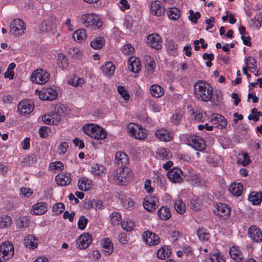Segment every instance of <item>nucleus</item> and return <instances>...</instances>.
I'll return each mask as SVG.
<instances>
[{"mask_svg":"<svg viewBox=\"0 0 262 262\" xmlns=\"http://www.w3.org/2000/svg\"><path fill=\"white\" fill-rule=\"evenodd\" d=\"M194 94L199 100L207 102L212 98L213 88L208 83L198 81L194 85Z\"/></svg>","mask_w":262,"mask_h":262,"instance_id":"nucleus-1","label":"nucleus"},{"mask_svg":"<svg viewBox=\"0 0 262 262\" xmlns=\"http://www.w3.org/2000/svg\"><path fill=\"white\" fill-rule=\"evenodd\" d=\"M82 129L85 134L95 139L102 140L106 138L105 131L98 125H85Z\"/></svg>","mask_w":262,"mask_h":262,"instance_id":"nucleus-2","label":"nucleus"},{"mask_svg":"<svg viewBox=\"0 0 262 262\" xmlns=\"http://www.w3.org/2000/svg\"><path fill=\"white\" fill-rule=\"evenodd\" d=\"M81 21L86 27L91 28L95 30L100 28L102 25L101 19L97 15L93 13L82 15Z\"/></svg>","mask_w":262,"mask_h":262,"instance_id":"nucleus-3","label":"nucleus"},{"mask_svg":"<svg viewBox=\"0 0 262 262\" xmlns=\"http://www.w3.org/2000/svg\"><path fill=\"white\" fill-rule=\"evenodd\" d=\"M50 78L48 72L41 69L34 71L30 76L31 81L36 84H44L47 83Z\"/></svg>","mask_w":262,"mask_h":262,"instance_id":"nucleus-4","label":"nucleus"},{"mask_svg":"<svg viewBox=\"0 0 262 262\" xmlns=\"http://www.w3.org/2000/svg\"><path fill=\"white\" fill-rule=\"evenodd\" d=\"M127 132L136 139L143 140L146 138V134L143 128L138 124L130 123L127 127Z\"/></svg>","mask_w":262,"mask_h":262,"instance_id":"nucleus-5","label":"nucleus"},{"mask_svg":"<svg viewBox=\"0 0 262 262\" xmlns=\"http://www.w3.org/2000/svg\"><path fill=\"white\" fill-rule=\"evenodd\" d=\"M130 176L131 173H128L127 168H119L116 170L114 179L118 184L125 185L128 183Z\"/></svg>","mask_w":262,"mask_h":262,"instance_id":"nucleus-6","label":"nucleus"},{"mask_svg":"<svg viewBox=\"0 0 262 262\" xmlns=\"http://www.w3.org/2000/svg\"><path fill=\"white\" fill-rule=\"evenodd\" d=\"M188 144L195 150L203 151L206 148L204 141L200 137L195 135H189L187 137Z\"/></svg>","mask_w":262,"mask_h":262,"instance_id":"nucleus-7","label":"nucleus"},{"mask_svg":"<svg viewBox=\"0 0 262 262\" xmlns=\"http://www.w3.org/2000/svg\"><path fill=\"white\" fill-rule=\"evenodd\" d=\"M184 178L192 186H199L202 185V181L201 176L193 169H188Z\"/></svg>","mask_w":262,"mask_h":262,"instance_id":"nucleus-8","label":"nucleus"},{"mask_svg":"<svg viewBox=\"0 0 262 262\" xmlns=\"http://www.w3.org/2000/svg\"><path fill=\"white\" fill-rule=\"evenodd\" d=\"M25 29L24 21L19 18L14 19L10 25V32L15 36L21 35Z\"/></svg>","mask_w":262,"mask_h":262,"instance_id":"nucleus-9","label":"nucleus"},{"mask_svg":"<svg viewBox=\"0 0 262 262\" xmlns=\"http://www.w3.org/2000/svg\"><path fill=\"white\" fill-rule=\"evenodd\" d=\"M66 107L63 104H57L54 106L53 112L50 114L52 120V124H57L65 114Z\"/></svg>","mask_w":262,"mask_h":262,"instance_id":"nucleus-10","label":"nucleus"},{"mask_svg":"<svg viewBox=\"0 0 262 262\" xmlns=\"http://www.w3.org/2000/svg\"><path fill=\"white\" fill-rule=\"evenodd\" d=\"M14 247L10 242H6L0 246V256L4 260L9 259L14 255Z\"/></svg>","mask_w":262,"mask_h":262,"instance_id":"nucleus-11","label":"nucleus"},{"mask_svg":"<svg viewBox=\"0 0 262 262\" xmlns=\"http://www.w3.org/2000/svg\"><path fill=\"white\" fill-rule=\"evenodd\" d=\"M55 23V17L53 15L48 16L39 25V30L42 33L49 32L53 29Z\"/></svg>","mask_w":262,"mask_h":262,"instance_id":"nucleus-12","label":"nucleus"},{"mask_svg":"<svg viewBox=\"0 0 262 262\" xmlns=\"http://www.w3.org/2000/svg\"><path fill=\"white\" fill-rule=\"evenodd\" d=\"M92 241V238L91 234L89 233H83L81 234L76 241V245L78 248L80 249H84L88 248Z\"/></svg>","mask_w":262,"mask_h":262,"instance_id":"nucleus-13","label":"nucleus"},{"mask_svg":"<svg viewBox=\"0 0 262 262\" xmlns=\"http://www.w3.org/2000/svg\"><path fill=\"white\" fill-rule=\"evenodd\" d=\"M57 91L51 88L44 89L39 93V98L43 100H53L57 98Z\"/></svg>","mask_w":262,"mask_h":262,"instance_id":"nucleus-14","label":"nucleus"},{"mask_svg":"<svg viewBox=\"0 0 262 262\" xmlns=\"http://www.w3.org/2000/svg\"><path fill=\"white\" fill-rule=\"evenodd\" d=\"M18 111L22 115H26L31 113L34 108V106L31 101L23 100L17 106Z\"/></svg>","mask_w":262,"mask_h":262,"instance_id":"nucleus-15","label":"nucleus"},{"mask_svg":"<svg viewBox=\"0 0 262 262\" xmlns=\"http://www.w3.org/2000/svg\"><path fill=\"white\" fill-rule=\"evenodd\" d=\"M214 213L221 217L226 219L228 217L230 213V209L228 205L224 203H219L215 206Z\"/></svg>","mask_w":262,"mask_h":262,"instance_id":"nucleus-16","label":"nucleus"},{"mask_svg":"<svg viewBox=\"0 0 262 262\" xmlns=\"http://www.w3.org/2000/svg\"><path fill=\"white\" fill-rule=\"evenodd\" d=\"M143 239L147 245L152 246L158 245L160 242L158 235L148 231L144 232Z\"/></svg>","mask_w":262,"mask_h":262,"instance_id":"nucleus-17","label":"nucleus"},{"mask_svg":"<svg viewBox=\"0 0 262 262\" xmlns=\"http://www.w3.org/2000/svg\"><path fill=\"white\" fill-rule=\"evenodd\" d=\"M169 180L173 183H181L183 181L182 171L179 168H173L167 172Z\"/></svg>","mask_w":262,"mask_h":262,"instance_id":"nucleus-18","label":"nucleus"},{"mask_svg":"<svg viewBox=\"0 0 262 262\" xmlns=\"http://www.w3.org/2000/svg\"><path fill=\"white\" fill-rule=\"evenodd\" d=\"M248 234L253 242L260 243L262 242V232L256 226H251L248 229Z\"/></svg>","mask_w":262,"mask_h":262,"instance_id":"nucleus-19","label":"nucleus"},{"mask_svg":"<svg viewBox=\"0 0 262 262\" xmlns=\"http://www.w3.org/2000/svg\"><path fill=\"white\" fill-rule=\"evenodd\" d=\"M212 125L219 129L225 128L227 124L226 119L219 114H213L211 116V120Z\"/></svg>","mask_w":262,"mask_h":262,"instance_id":"nucleus-20","label":"nucleus"},{"mask_svg":"<svg viewBox=\"0 0 262 262\" xmlns=\"http://www.w3.org/2000/svg\"><path fill=\"white\" fill-rule=\"evenodd\" d=\"M129 159L127 155L123 152H117L115 155V163L117 164L118 168H126Z\"/></svg>","mask_w":262,"mask_h":262,"instance_id":"nucleus-21","label":"nucleus"},{"mask_svg":"<svg viewBox=\"0 0 262 262\" xmlns=\"http://www.w3.org/2000/svg\"><path fill=\"white\" fill-rule=\"evenodd\" d=\"M148 43L149 45L157 50L162 48V41L160 36L157 34H152L148 36Z\"/></svg>","mask_w":262,"mask_h":262,"instance_id":"nucleus-22","label":"nucleus"},{"mask_svg":"<svg viewBox=\"0 0 262 262\" xmlns=\"http://www.w3.org/2000/svg\"><path fill=\"white\" fill-rule=\"evenodd\" d=\"M155 136L161 141L165 142L170 141L173 137L172 133L164 128H161L156 130Z\"/></svg>","mask_w":262,"mask_h":262,"instance_id":"nucleus-23","label":"nucleus"},{"mask_svg":"<svg viewBox=\"0 0 262 262\" xmlns=\"http://www.w3.org/2000/svg\"><path fill=\"white\" fill-rule=\"evenodd\" d=\"M56 181L58 185L64 186L69 185L72 180L70 173H61L56 176Z\"/></svg>","mask_w":262,"mask_h":262,"instance_id":"nucleus-24","label":"nucleus"},{"mask_svg":"<svg viewBox=\"0 0 262 262\" xmlns=\"http://www.w3.org/2000/svg\"><path fill=\"white\" fill-rule=\"evenodd\" d=\"M128 69L134 73H139L141 69L140 61L138 58L130 57L128 61Z\"/></svg>","mask_w":262,"mask_h":262,"instance_id":"nucleus-25","label":"nucleus"},{"mask_svg":"<svg viewBox=\"0 0 262 262\" xmlns=\"http://www.w3.org/2000/svg\"><path fill=\"white\" fill-rule=\"evenodd\" d=\"M150 11L154 15L157 16H161L164 13V8L162 7L161 3L158 1L151 3Z\"/></svg>","mask_w":262,"mask_h":262,"instance_id":"nucleus-26","label":"nucleus"},{"mask_svg":"<svg viewBox=\"0 0 262 262\" xmlns=\"http://www.w3.org/2000/svg\"><path fill=\"white\" fill-rule=\"evenodd\" d=\"M102 251L106 255H110L113 251V245L110 239L105 238L101 242Z\"/></svg>","mask_w":262,"mask_h":262,"instance_id":"nucleus-27","label":"nucleus"},{"mask_svg":"<svg viewBox=\"0 0 262 262\" xmlns=\"http://www.w3.org/2000/svg\"><path fill=\"white\" fill-rule=\"evenodd\" d=\"M48 205L46 203L40 202L36 204L32 207V211L34 214L36 215H41L46 213L47 211Z\"/></svg>","mask_w":262,"mask_h":262,"instance_id":"nucleus-28","label":"nucleus"},{"mask_svg":"<svg viewBox=\"0 0 262 262\" xmlns=\"http://www.w3.org/2000/svg\"><path fill=\"white\" fill-rule=\"evenodd\" d=\"M231 257L236 262L242 261L243 255L238 247H232L229 251Z\"/></svg>","mask_w":262,"mask_h":262,"instance_id":"nucleus-29","label":"nucleus"},{"mask_svg":"<svg viewBox=\"0 0 262 262\" xmlns=\"http://www.w3.org/2000/svg\"><path fill=\"white\" fill-rule=\"evenodd\" d=\"M25 245L29 249H34L37 247V239L33 235H28L24 239Z\"/></svg>","mask_w":262,"mask_h":262,"instance_id":"nucleus-30","label":"nucleus"},{"mask_svg":"<svg viewBox=\"0 0 262 262\" xmlns=\"http://www.w3.org/2000/svg\"><path fill=\"white\" fill-rule=\"evenodd\" d=\"M149 93L154 97L159 98L163 95L164 90L161 86L153 84L149 88Z\"/></svg>","mask_w":262,"mask_h":262,"instance_id":"nucleus-31","label":"nucleus"},{"mask_svg":"<svg viewBox=\"0 0 262 262\" xmlns=\"http://www.w3.org/2000/svg\"><path fill=\"white\" fill-rule=\"evenodd\" d=\"M101 69L105 76L110 77L114 74L115 67L113 62H107L101 66Z\"/></svg>","mask_w":262,"mask_h":262,"instance_id":"nucleus-32","label":"nucleus"},{"mask_svg":"<svg viewBox=\"0 0 262 262\" xmlns=\"http://www.w3.org/2000/svg\"><path fill=\"white\" fill-rule=\"evenodd\" d=\"M243 189V185L240 183L231 184L229 188V191L237 196L241 194Z\"/></svg>","mask_w":262,"mask_h":262,"instance_id":"nucleus-33","label":"nucleus"},{"mask_svg":"<svg viewBox=\"0 0 262 262\" xmlns=\"http://www.w3.org/2000/svg\"><path fill=\"white\" fill-rule=\"evenodd\" d=\"M85 31L84 29H79L76 30L73 34L74 40L81 42L86 39Z\"/></svg>","mask_w":262,"mask_h":262,"instance_id":"nucleus-34","label":"nucleus"},{"mask_svg":"<svg viewBox=\"0 0 262 262\" xmlns=\"http://www.w3.org/2000/svg\"><path fill=\"white\" fill-rule=\"evenodd\" d=\"M158 215L160 219L163 221H166L171 217L169 209L165 207H162L158 211Z\"/></svg>","mask_w":262,"mask_h":262,"instance_id":"nucleus-35","label":"nucleus"},{"mask_svg":"<svg viewBox=\"0 0 262 262\" xmlns=\"http://www.w3.org/2000/svg\"><path fill=\"white\" fill-rule=\"evenodd\" d=\"M248 200L254 205L260 204L262 201V193H257L252 192L250 193Z\"/></svg>","mask_w":262,"mask_h":262,"instance_id":"nucleus-36","label":"nucleus"},{"mask_svg":"<svg viewBox=\"0 0 262 262\" xmlns=\"http://www.w3.org/2000/svg\"><path fill=\"white\" fill-rule=\"evenodd\" d=\"M212 262H225L224 256L218 251H214L210 254Z\"/></svg>","mask_w":262,"mask_h":262,"instance_id":"nucleus-37","label":"nucleus"},{"mask_svg":"<svg viewBox=\"0 0 262 262\" xmlns=\"http://www.w3.org/2000/svg\"><path fill=\"white\" fill-rule=\"evenodd\" d=\"M197 235L200 240L202 241H207L210 237L209 233L203 227L199 228L197 230Z\"/></svg>","mask_w":262,"mask_h":262,"instance_id":"nucleus-38","label":"nucleus"},{"mask_svg":"<svg viewBox=\"0 0 262 262\" xmlns=\"http://www.w3.org/2000/svg\"><path fill=\"white\" fill-rule=\"evenodd\" d=\"M78 186L79 189L82 191H86L91 187V184L88 182V180L85 178H82L79 180Z\"/></svg>","mask_w":262,"mask_h":262,"instance_id":"nucleus-39","label":"nucleus"},{"mask_svg":"<svg viewBox=\"0 0 262 262\" xmlns=\"http://www.w3.org/2000/svg\"><path fill=\"white\" fill-rule=\"evenodd\" d=\"M29 224L30 220L27 216L19 217L16 221V226L19 228H26Z\"/></svg>","mask_w":262,"mask_h":262,"instance_id":"nucleus-40","label":"nucleus"},{"mask_svg":"<svg viewBox=\"0 0 262 262\" xmlns=\"http://www.w3.org/2000/svg\"><path fill=\"white\" fill-rule=\"evenodd\" d=\"M171 254L170 250L168 248L162 247L157 252V257L161 259H164L169 257Z\"/></svg>","mask_w":262,"mask_h":262,"instance_id":"nucleus-41","label":"nucleus"},{"mask_svg":"<svg viewBox=\"0 0 262 262\" xmlns=\"http://www.w3.org/2000/svg\"><path fill=\"white\" fill-rule=\"evenodd\" d=\"M104 43V39L101 37H98L91 42V46L94 49H100Z\"/></svg>","mask_w":262,"mask_h":262,"instance_id":"nucleus-42","label":"nucleus"},{"mask_svg":"<svg viewBox=\"0 0 262 262\" xmlns=\"http://www.w3.org/2000/svg\"><path fill=\"white\" fill-rule=\"evenodd\" d=\"M37 156L34 154L25 157L23 159V160L21 161L22 166H25L27 165H31L37 161Z\"/></svg>","mask_w":262,"mask_h":262,"instance_id":"nucleus-43","label":"nucleus"},{"mask_svg":"<svg viewBox=\"0 0 262 262\" xmlns=\"http://www.w3.org/2000/svg\"><path fill=\"white\" fill-rule=\"evenodd\" d=\"M104 170V167L101 164H94L91 167V171L94 175L99 176L103 173Z\"/></svg>","mask_w":262,"mask_h":262,"instance_id":"nucleus-44","label":"nucleus"},{"mask_svg":"<svg viewBox=\"0 0 262 262\" xmlns=\"http://www.w3.org/2000/svg\"><path fill=\"white\" fill-rule=\"evenodd\" d=\"M167 15L170 19L177 20L180 15V10L177 8H172L167 11Z\"/></svg>","mask_w":262,"mask_h":262,"instance_id":"nucleus-45","label":"nucleus"},{"mask_svg":"<svg viewBox=\"0 0 262 262\" xmlns=\"http://www.w3.org/2000/svg\"><path fill=\"white\" fill-rule=\"evenodd\" d=\"M11 218L8 215H4L0 217V228H8L11 224Z\"/></svg>","mask_w":262,"mask_h":262,"instance_id":"nucleus-46","label":"nucleus"},{"mask_svg":"<svg viewBox=\"0 0 262 262\" xmlns=\"http://www.w3.org/2000/svg\"><path fill=\"white\" fill-rule=\"evenodd\" d=\"M223 96L220 92L216 93L215 95L212 94L211 99L209 100L213 105L218 106L221 103Z\"/></svg>","mask_w":262,"mask_h":262,"instance_id":"nucleus-47","label":"nucleus"},{"mask_svg":"<svg viewBox=\"0 0 262 262\" xmlns=\"http://www.w3.org/2000/svg\"><path fill=\"white\" fill-rule=\"evenodd\" d=\"M190 208L194 211L201 210L203 208V205L201 200L198 198L192 200L190 204Z\"/></svg>","mask_w":262,"mask_h":262,"instance_id":"nucleus-48","label":"nucleus"},{"mask_svg":"<svg viewBox=\"0 0 262 262\" xmlns=\"http://www.w3.org/2000/svg\"><path fill=\"white\" fill-rule=\"evenodd\" d=\"M122 205L125 209L132 210L134 208L135 202L130 198H125L124 200L121 199Z\"/></svg>","mask_w":262,"mask_h":262,"instance_id":"nucleus-49","label":"nucleus"},{"mask_svg":"<svg viewBox=\"0 0 262 262\" xmlns=\"http://www.w3.org/2000/svg\"><path fill=\"white\" fill-rule=\"evenodd\" d=\"M68 54L72 58L75 59H79L82 55L80 50L77 48H70L69 50Z\"/></svg>","mask_w":262,"mask_h":262,"instance_id":"nucleus-50","label":"nucleus"},{"mask_svg":"<svg viewBox=\"0 0 262 262\" xmlns=\"http://www.w3.org/2000/svg\"><path fill=\"white\" fill-rule=\"evenodd\" d=\"M174 208L178 213L183 214L185 211V204L181 200H177L174 203Z\"/></svg>","mask_w":262,"mask_h":262,"instance_id":"nucleus-51","label":"nucleus"},{"mask_svg":"<svg viewBox=\"0 0 262 262\" xmlns=\"http://www.w3.org/2000/svg\"><path fill=\"white\" fill-rule=\"evenodd\" d=\"M84 83V79L82 78L74 76L69 81V83L74 86H81Z\"/></svg>","mask_w":262,"mask_h":262,"instance_id":"nucleus-52","label":"nucleus"},{"mask_svg":"<svg viewBox=\"0 0 262 262\" xmlns=\"http://www.w3.org/2000/svg\"><path fill=\"white\" fill-rule=\"evenodd\" d=\"M64 209V205L61 203L55 204L52 207L53 211L58 215L62 213Z\"/></svg>","mask_w":262,"mask_h":262,"instance_id":"nucleus-53","label":"nucleus"},{"mask_svg":"<svg viewBox=\"0 0 262 262\" xmlns=\"http://www.w3.org/2000/svg\"><path fill=\"white\" fill-rule=\"evenodd\" d=\"M145 200L147 201V203L152 204L150 209H156L158 207V199L157 197L154 196H147Z\"/></svg>","mask_w":262,"mask_h":262,"instance_id":"nucleus-54","label":"nucleus"},{"mask_svg":"<svg viewBox=\"0 0 262 262\" xmlns=\"http://www.w3.org/2000/svg\"><path fill=\"white\" fill-rule=\"evenodd\" d=\"M158 157L160 159H166L168 158V151L165 148H161L158 149L157 151Z\"/></svg>","mask_w":262,"mask_h":262,"instance_id":"nucleus-55","label":"nucleus"},{"mask_svg":"<svg viewBox=\"0 0 262 262\" xmlns=\"http://www.w3.org/2000/svg\"><path fill=\"white\" fill-rule=\"evenodd\" d=\"M118 91L121 97L125 100H127L129 98V95L125 88L123 86L120 85L118 87Z\"/></svg>","mask_w":262,"mask_h":262,"instance_id":"nucleus-56","label":"nucleus"},{"mask_svg":"<svg viewBox=\"0 0 262 262\" xmlns=\"http://www.w3.org/2000/svg\"><path fill=\"white\" fill-rule=\"evenodd\" d=\"M122 228L126 231H131L134 227V223L130 220L123 222L121 224Z\"/></svg>","mask_w":262,"mask_h":262,"instance_id":"nucleus-57","label":"nucleus"},{"mask_svg":"<svg viewBox=\"0 0 262 262\" xmlns=\"http://www.w3.org/2000/svg\"><path fill=\"white\" fill-rule=\"evenodd\" d=\"M58 66L62 69H66L68 66V61L66 56L62 55L59 56V61H58Z\"/></svg>","mask_w":262,"mask_h":262,"instance_id":"nucleus-58","label":"nucleus"},{"mask_svg":"<svg viewBox=\"0 0 262 262\" xmlns=\"http://www.w3.org/2000/svg\"><path fill=\"white\" fill-rule=\"evenodd\" d=\"M88 219L83 215L80 216L78 222V228L81 230H83L85 228L88 224Z\"/></svg>","mask_w":262,"mask_h":262,"instance_id":"nucleus-59","label":"nucleus"},{"mask_svg":"<svg viewBox=\"0 0 262 262\" xmlns=\"http://www.w3.org/2000/svg\"><path fill=\"white\" fill-rule=\"evenodd\" d=\"M189 12L190 14L189 16V20L193 23H196L198 21V19L201 17L200 13L196 12L194 13L193 11L192 10H190Z\"/></svg>","mask_w":262,"mask_h":262,"instance_id":"nucleus-60","label":"nucleus"},{"mask_svg":"<svg viewBox=\"0 0 262 262\" xmlns=\"http://www.w3.org/2000/svg\"><path fill=\"white\" fill-rule=\"evenodd\" d=\"M246 63L249 70L255 69L256 67V60L251 56L247 58Z\"/></svg>","mask_w":262,"mask_h":262,"instance_id":"nucleus-61","label":"nucleus"},{"mask_svg":"<svg viewBox=\"0 0 262 262\" xmlns=\"http://www.w3.org/2000/svg\"><path fill=\"white\" fill-rule=\"evenodd\" d=\"M121 219V215L119 213L114 212L111 216V223L114 225H118Z\"/></svg>","mask_w":262,"mask_h":262,"instance_id":"nucleus-62","label":"nucleus"},{"mask_svg":"<svg viewBox=\"0 0 262 262\" xmlns=\"http://www.w3.org/2000/svg\"><path fill=\"white\" fill-rule=\"evenodd\" d=\"M50 167L52 169L61 170L63 169V165L61 162L57 161L51 163L50 165Z\"/></svg>","mask_w":262,"mask_h":262,"instance_id":"nucleus-63","label":"nucleus"},{"mask_svg":"<svg viewBox=\"0 0 262 262\" xmlns=\"http://www.w3.org/2000/svg\"><path fill=\"white\" fill-rule=\"evenodd\" d=\"M69 147L68 143L66 142H62L58 146V151L59 154H64Z\"/></svg>","mask_w":262,"mask_h":262,"instance_id":"nucleus-64","label":"nucleus"}]
</instances>
